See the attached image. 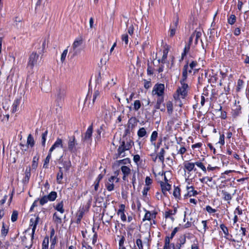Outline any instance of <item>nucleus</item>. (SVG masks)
<instances>
[{
  "label": "nucleus",
  "mask_w": 249,
  "mask_h": 249,
  "mask_svg": "<svg viewBox=\"0 0 249 249\" xmlns=\"http://www.w3.org/2000/svg\"><path fill=\"white\" fill-rule=\"evenodd\" d=\"M189 88V87L188 84H183L178 87L176 92L174 94V99L176 104L180 107H181L183 105V103L181 101V99H185L187 96Z\"/></svg>",
  "instance_id": "f257e3e1"
},
{
  "label": "nucleus",
  "mask_w": 249,
  "mask_h": 249,
  "mask_svg": "<svg viewBox=\"0 0 249 249\" xmlns=\"http://www.w3.org/2000/svg\"><path fill=\"white\" fill-rule=\"evenodd\" d=\"M39 217L38 215L36 216L35 218H32L30 219V226L32 227V235H31V241L28 242L26 241L23 244L25 246V248H27V249H30L33 245V240L34 239V234L35 233V231L36 229V227L37 225L38 224L39 222Z\"/></svg>",
  "instance_id": "f03ea898"
},
{
  "label": "nucleus",
  "mask_w": 249,
  "mask_h": 249,
  "mask_svg": "<svg viewBox=\"0 0 249 249\" xmlns=\"http://www.w3.org/2000/svg\"><path fill=\"white\" fill-rule=\"evenodd\" d=\"M83 41L82 37H78L74 41L70 54H71V57H73L78 54L81 51V46L83 44Z\"/></svg>",
  "instance_id": "7ed1b4c3"
},
{
  "label": "nucleus",
  "mask_w": 249,
  "mask_h": 249,
  "mask_svg": "<svg viewBox=\"0 0 249 249\" xmlns=\"http://www.w3.org/2000/svg\"><path fill=\"white\" fill-rule=\"evenodd\" d=\"M78 143L74 136L69 137L68 141V147L67 150L71 153H75L77 151L76 146Z\"/></svg>",
  "instance_id": "20e7f679"
},
{
  "label": "nucleus",
  "mask_w": 249,
  "mask_h": 249,
  "mask_svg": "<svg viewBox=\"0 0 249 249\" xmlns=\"http://www.w3.org/2000/svg\"><path fill=\"white\" fill-rule=\"evenodd\" d=\"M165 86L163 84H156L153 87L152 93L153 95H157L159 97H163L164 93Z\"/></svg>",
  "instance_id": "39448f33"
},
{
  "label": "nucleus",
  "mask_w": 249,
  "mask_h": 249,
  "mask_svg": "<svg viewBox=\"0 0 249 249\" xmlns=\"http://www.w3.org/2000/svg\"><path fill=\"white\" fill-rule=\"evenodd\" d=\"M38 59L39 54L36 52L32 53L29 57L28 66L33 69L35 65H37Z\"/></svg>",
  "instance_id": "423d86ee"
},
{
  "label": "nucleus",
  "mask_w": 249,
  "mask_h": 249,
  "mask_svg": "<svg viewBox=\"0 0 249 249\" xmlns=\"http://www.w3.org/2000/svg\"><path fill=\"white\" fill-rule=\"evenodd\" d=\"M59 147L63 148L64 152L67 151L66 148L64 146L62 140L59 138H57L56 141L50 148V152H53L55 148Z\"/></svg>",
  "instance_id": "0eeeda50"
},
{
  "label": "nucleus",
  "mask_w": 249,
  "mask_h": 249,
  "mask_svg": "<svg viewBox=\"0 0 249 249\" xmlns=\"http://www.w3.org/2000/svg\"><path fill=\"white\" fill-rule=\"evenodd\" d=\"M183 164L184 171H187L188 174L193 170L195 171L196 170V169L195 168V162H191L188 160H186L183 162Z\"/></svg>",
  "instance_id": "6e6552de"
},
{
  "label": "nucleus",
  "mask_w": 249,
  "mask_h": 249,
  "mask_svg": "<svg viewBox=\"0 0 249 249\" xmlns=\"http://www.w3.org/2000/svg\"><path fill=\"white\" fill-rule=\"evenodd\" d=\"M66 91L64 89L59 88L57 89L56 96V101L58 102H61V101L63 100L65 95Z\"/></svg>",
  "instance_id": "1a4fd4ad"
},
{
  "label": "nucleus",
  "mask_w": 249,
  "mask_h": 249,
  "mask_svg": "<svg viewBox=\"0 0 249 249\" xmlns=\"http://www.w3.org/2000/svg\"><path fill=\"white\" fill-rule=\"evenodd\" d=\"M127 149H125V146L124 145V141L121 142L120 145L119 146L117 150L118 157L123 158L125 156L124 152Z\"/></svg>",
  "instance_id": "9d476101"
},
{
  "label": "nucleus",
  "mask_w": 249,
  "mask_h": 249,
  "mask_svg": "<svg viewBox=\"0 0 249 249\" xmlns=\"http://www.w3.org/2000/svg\"><path fill=\"white\" fill-rule=\"evenodd\" d=\"M93 132L92 124L90 125L87 129L84 137L82 138L84 141H90L91 139V136Z\"/></svg>",
  "instance_id": "9b49d317"
},
{
  "label": "nucleus",
  "mask_w": 249,
  "mask_h": 249,
  "mask_svg": "<svg viewBox=\"0 0 249 249\" xmlns=\"http://www.w3.org/2000/svg\"><path fill=\"white\" fill-rule=\"evenodd\" d=\"M125 205L124 204H121L119 206V209L117 212L118 215H120L121 219L123 222L126 221V217L124 214Z\"/></svg>",
  "instance_id": "f8f14e48"
},
{
  "label": "nucleus",
  "mask_w": 249,
  "mask_h": 249,
  "mask_svg": "<svg viewBox=\"0 0 249 249\" xmlns=\"http://www.w3.org/2000/svg\"><path fill=\"white\" fill-rule=\"evenodd\" d=\"M121 170L123 174L122 178L124 180H125L126 178L130 174L131 170L129 167L125 165L122 166L121 167Z\"/></svg>",
  "instance_id": "ddd939ff"
},
{
  "label": "nucleus",
  "mask_w": 249,
  "mask_h": 249,
  "mask_svg": "<svg viewBox=\"0 0 249 249\" xmlns=\"http://www.w3.org/2000/svg\"><path fill=\"white\" fill-rule=\"evenodd\" d=\"M115 178H116L115 177L111 176L108 178V181L106 183V187L108 191H111L114 190V185L113 181Z\"/></svg>",
  "instance_id": "4468645a"
},
{
  "label": "nucleus",
  "mask_w": 249,
  "mask_h": 249,
  "mask_svg": "<svg viewBox=\"0 0 249 249\" xmlns=\"http://www.w3.org/2000/svg\"><path fill=\"white\" fill-rule=\"evenodd\" d=\"M190 185V184L189 183L188 185L186 186L187 196H196L198 194L197 191L195 190L194 187L193 186Z\"/></svg>",
  "instance_id": "2eb2a0df"
},
{
  "label": "nucleus",
  "mask_w": 249,
  "mask_h": 249,
  "mask_svg": "<svg viewBox=\"0 0 249 249\" xmlns=\"http://www.w3.org/2000/svg\"><path fill=\"white\" fill-rule=\"evenodd\" d=\"M221 194L223 199L225 201H228V203H230L229 201L231 200L232 198V195L224 190L221 191Z\"/></svg>",
  "instance_id": "dca6fc26"
},
{
  "label": "nucleus",
  "mask_w": 249,
  "mask_h": 249,
  "mask_svg": "<svg viewBox=\"0 0 249 249\" xmlns=\"http://www.w3.org/2000/svg\"><path fill=\"white\" fill-rule=\"evenodd\" d=\"M160 186L162 192L164 194H165L167 191H169L171 187V185L166 182H161Z\"/></svg>",
  "instance_id": "f3484780"
},
{
  "label": "nucleus",
  "mask_w": 249,
  "mask_h": 249,
  "mask_svg": "<svg viewBox=\"0 0 249 249\" xmlns=\"http://www.w3.org/2000/svg\"><path fill=\"white\" fill-rule=\"evenodd\" d=\"M25 175V177L23 179V182L24 183H28L30 178L31 177V168L30 166H28L26 168Z\"/></svg>",
  "instance_id": "a211bd4d"
},
{
  "label": "nucleus",
  "mask_w": 249,
  "mask_h": 249,
  "mask_svg": "<svg viewBox=\"0 0 249 249\" xmlns=\"http://www.w3.org/2000/svg\"><path fill=\"white\" fill-rule=\"evenodd\" d=\"M20 101L21 98H17L15 100L12 105V112L13 113H15L18 111V107L20 103Z\"/></svg>",
  "instance_id": "6ab92c4d"
},
{
  "label": "nucleus",
  "mask_w": 249,
  "mask_h": 249,
  "mask_svg": "<svg viewBox=\"0 0 249 249\" xmlns=\"http://www.w3.org/2000/svg\"><path fill=\"white\" fill-rule=\"evenodd\" d=\"M35 144V141L34 140L33 136L31 134H29L28 136L27 140V146L33 147Z\"/></svg>",
  "instance_id": "aec40b11"
},
{
  "label": "nucleus",
  "mask_w": 249,
  "mask_h": 249,
  "mask_svg": "<svg viewBox=\"0 0 249 249\" xmlns=\"http://www.w3.org/2000/svg\"><path fill=\"white\" fill-rule=\"evenodd\" d=\"M163 101V97H159L157 101V103L154 106V109L153 110V113H154L157 109H160L161 104Z\"/></svg>",
  "instance_id": "412c9836"
},
{
  "label": "nucleus",
  "mask_w": 249,
  "mask_h": 249,
  "mask_svg": "<svg viewBox=\"0 0 249 249\" xmlns=\"http://www.w3.org/2000/svg\"><path fill=\"white\" fill-rule=\"evenodd\" d=\"M54 209L59 212L60 213H64V209L63 208V202L61 201L60 202L58 203L57 205L54 207Z\"/></svg>",
  "instance_id": "4be33fe9"
},
{
  "label": "nucleus",
  "mask_w": 249,
  "mask_h": 249,
  "mask_svg": "<svg viewBox=\"0 0 249 249\" xmlns=\"http://www.w3.org/2000/svg\"><path fill=\"white\" fill-rule=\"evenodd\" d=\"M63 173L62 172V167H59V170L57 174L56 180L57 182L59 184L61 183L63 179Z\"/></svg>",
  "instance_id": "5701e85b"
},
{
  "label": "nucleus",
  "mask_w": 249,
  "mask_h": 249,
  "mask_svg": "<svg viewBox=\"0 0 249 249\" xmlns=\"http://www.w3.org/2000/svg\"><path fill=\"white\" fill-rule=\"evenodd\" d=\"M235 108L232 110V115L234 117H236L241 113V107L240 106H236Z\"/></svg>",
  "instance_id": "b1692460"
},
{
  "label": "nucleus",
  "mask_w": 249,
  "mask_h": 249,
  "mask_svg": "<svg viewBox=\"0 0 249 249\" xmlns=\"http://www.w3.org/2000/svg\"><path fill=\"white\" fill-rule=\"evenodd\" d=\"M47 196L50 201H53L57 197V193L55 191H52Z\"/></svg>",
  "instance_id": "393cba45"
},
{
  "label": "nucleus",
  "mask_w": 249,
  "mask_h": 249,
  "mask_svg": "<svg viewBox=\"0 0 249 249\" xmlns=\"http://www.w3.org/2000/svg\"><path fill=\"white\" fill-rule=\"evenodd\" d=\"M100 97V92L98 90H94L93 94L92 104H94L96 100L99 99Z\"/></svg>",
  "instance_id": "a878e982"
},
{
  "label": "nucleus",
  "mask_w": 249,
  "mask_h": 249,
  "mask_svg": "<svg viewBox=\"0 0 249 249\" xmlns=\"http://www.w3.org/2000/svg\"><path fill=\"white\" fill-rule=\"evenodd\" d=\"M48 135V130H45L42 134H41V144L43 147L45 146L46 144V138Z\"/></svg>",
  "instance_id": "bb28decb"
},
{
  "label": "nucleus",
  "mask_w": 249,
  "mask_h": 249,
  "mask_svg": "<svg viewBox=\"0 0 249 249\" xmlns=\"http://www.w3.org/2000/svg\"><path fill=\"white\" fill-rule=\"evenodd\" d=\"M166 107L168 114H171L173 111V103L171 101H168L167 102Z\"/></svg>",
  "instance_id": "cd10ccee"
},
{
  "label": "nucleus",
  "mask_w": 249,
  "mask_h": 249,
  "mask_svg": "<svg viewBox=\"0 0 249 249\" xmlns=\"http://www.w3.org/2000/svg\"><path fill=\"white\" fill-rule=\"evenodd\" d=\"M52 152H50V150L49 151L48 155H47L44 160V163L43 164V168H48V164L50 162V159H51Z\"/></svg>",
  "instance_id": "c85d7f7f"
},
{
  "label": "nucleus",
  "mask_w": 249,
  "mask_h": 249,
  "mask_svg": "<svg viewBox=\"0 0 249 249\" xmlns=\"http://www.w3.org/2000/svg\"><path fill=\"white\" fill-rule=\"evenodd\" d=\"M165 153V151L164 149V148H161L160 150V152H159L158 154V158L160 161L163 163L164 161V154Z\"/></svg>",
  "instance_id": "c756f323"
},
{
  "label": "nucleus",
  "mask_w": 249,
  "mask_h": 249,
  "mask_svg": "<svg viewBox=\"0 0 249 249\" xmlns=\"http://www.w3.org/2000/svg\"><path fill=\"white\" fill-rule=\"evenodd\" d=\"M49 238L48 236H46L42 242V249H48Z\"/></svg>",
  "instance_id": "7c9ffc66"
},
{
  "label": "nucleus",
  "mask_w": 249,
  "mask_h": 249,
  "mask_svg": "<svg viewBox=\"0 0 249 249\" xmlns=\"http://www.w3.org/2000/svg\"><path fill=\"white\" fill-rule=\"evenodd\" d=\"M158 133L156 131H154L152 132L150 137V141L153 144H155V142L156 141L158 138Z\"/></svg>",
  "instance_id": "2f4dec72"
},
{
  "label": "nucleus",
  "mask_w": 249,
  "mask_h": 249,
  "mask_svg": "<svg viewBox=\"0 0 249 249\" xmlns=\"http://www.w3.org/2000/svg\"><path fill=\"white\" fill-rule=\"evenodd\" d=\"M53 220L57 224H60L62 222V219L56 213H54L53 215Z\"/></svg>",
  "instance_id": "473e14b6"
},
{
  "label": "nucleus",
  "mask_w": 249,
  "mask_h": 249,
  "mask_svg": "<svg viewBox=\"0 0 249 249\" xmlns=\"http://www.w3.org/2000/svg\"><path fill=\"white\" fill-rule=\"evenodd\" d=\"M84 213V211L83 210H80L79 211L77 214V219H76V223H79L81 222V220L83 216Z\"/></svg>",
  "instance_id": "72a5a7b5"
},
{
  "label": "nucleus",
  "mask_w": 249,
  "mask_h": 249,
  "mask_svg": "<svg viewBox=\"0 0 249 249\" xmlns=\"http://www.w3.org/2000/svg\"><path fill=\"white\" fill-rule=\"evenodd\" d=\"M194 35V38L195 37V44L196 45L198 43L199 38L201 36V33L200 32L195 31L193 34Z\"/></svg>",
  "instance_id": "f704fd0d"
},
{
  "label": "nucleus",
  "mask_w": 249,
  "mask_h": 249,
  "mask_svg": "<svg viewBox=\"0 0 249 249\" xmlns=\"http://www.w3.org/2000/svg\"><path fill=\"white\" fill-rule=\"evenodd\" d=\"M146 131L144 127H142L138 131L137 135L140 138L144 137L146 134Z\"/></svg>",
  "instance_id": "c9c22d12"
},
{
  "label": "nucleus",
  "mask_w": 249,
  "mask_h": 249,
  "mask_svg": "<svg viewBox=\"0 0 249 249\" xmlns=\"http://www.w3.org/2000/svg\"><path fill=\"white\" fill-rule=\"evenodd\" d=\"M133 106V109L135 111H138L141 108L142 106L140 101L139 100H135L134 102Z\"/></svg>",
  "instance_id": "e433bc0d"
},
{
  "label": "nucleus",
  "mask_w": 249,
  "mask_h": 249,
  "mask_svg": "<svg viewBox=\"0 0 249 249\" xmlns=\"http://www.w3.org/2000/svg\"><path fill=\"white\" fill-rule=\"evenodd\" d=\"M178 20H179V18H178V16L176 15L175 16V17L174 18V19L173 21V23L172 24H171L170 26L173 28L177 29V27H178Z\"/></svg>",
  "instance_id": "4c0bfd02"
},
{
  "label": "nucleus",
  "mask_w": 249,
  "mask_h": 249,
  "mask_svg": "<svg viewBox=\"0 0 249 249\" xmlns=\"http://www.w3.org/2000/svg\"><path fill=\"white\" fill-rule=\"evenodd\" d=\"M222 107L220 105L219 106L218 108L216 109L218 111H221L220 117L223 119H226L227 118V113L225 111H222Z\"/></svg>",
  "instance_id": "58836bf2"
},
{
  "label": "nucleus",
  "mask_w": 249,
  "mask_h": 249,
  "mask_svg": "<svg viewBox=\"0 0 249 249\" xmlns=\"http://www.w3.org/2000/svg\"><path fill=\"white\" fill-rule=\"evenodd\" d=\"M236 20V17L234 15H231L228 18V22L231 25H233Z\"/></svg>",
  "instance_id": "ea45409f"
},
{
  "label": "nucleus",
  "mask_w": 249,
  "mask_h": 249,
  "mask_svg": "<svg viewBox=\"0 0 249 249\" xmlns=\"http://www.w3.org/2000/svg\"><path fill=\"white\" fill-rule=\"evenodd\" d=\"M167 53L168 52L166 50H164L163 52V55L162 56V58L161 59H159L158 62L159 63L161 62L162 64H164L165 63V60L166 59L167 57Z\"/></svg>",
  "instance_id": "a19ab883"
},
{
  "label": "nucleus",
  "mask_w": 249,
  "mask_h": 249,
  "mask_svg": "<svg viewBox=\"0 0 249 249\" xmlns=\"http://www.w3.org/2000/svg\"><path fill=\"white\" fill-rule=\"evenodd\" d=\"M132 144H133V142L131 140H129L126 142L124 141V145L125 146V149L128 150L132 147Z\"/></svg>",
  "instance_id": "79ce46f5"
},
{
  "label": "nucleus",
  "mask_w": 249,
  "mask_h": 249,
  "mask_svg": "<svg viewBox=\"0 0 249 249\" xmlns=\"http://www.w3.org/2000/svg\"><path fill=\"white\" fill-rule=\"evenodd\" d=\"M195 165H196L198 167L202 169V170L206 172L207 169L203 163L200 161H196L195 162Z\"/></svg>",
  "instance_id": "37998d69"
},
{
  "label": "nucleus",
  "mask_w": 249,
  "mask_h": 249,
  "mask_svg": "<svg viewBox=\"0 0 249 249\" xmlns=\"http://www.w3.org/2000/svg\"><path fill=\"white\" fill-rule=\"evenodd\" d=\"M39 158L37 157L36 156H35L33 158V161H32V167L33 169H36L38 165V160Z\"/></svg>",
  "instance_id": "c03bdc74"
},
{
  "label": "nucleus",
  "mask_w": 249,
  "mask_h": 249,
  "mask_svg": "<svg viewBox=\"0 0 249 249\" xmlns=\"http://www.w3.org/2000/svg\"><path fill=\"white\" fill-rule=\"evenodd\" d=\"M220 229L223 231L225 236H228L229 233V231L227 227L223 224H222L220 225Z\"/></svg>",
  "instance_id": "a18cd8bd"
},
{
  "label": "nucleus",
  "mask_w": 249,
  "mask_h": 249,
  "mask_svg": "<svg viewBox=\"0 0 249 249\" xmlns=\"http://www.w3.org/2000/svg\"><path fill=\"white\" fill-rule=\"evenodd\" d=\"M18 213L17 211H14L11 215V221L13 222L16 221L18 219Z\"/></svg>",
  "instance_id": "49530a36"
},
{
  "label": "nucleus",
  "mask_w": 249,
  "mask_h": 249,
  "mask_svg": "<svg viewBox=\"0 0 249 249\" xmlns=\"http://www.w3.org/2000/svg\"><path fill=\"white\" fill-rule=\"evenodd\" d=\"M49 201V200L47 196H44L40 199L39 203L41 205L43 206L45 204L47 203Z\"/></svg>",
  "instance_id": "de8ad7c7"
},
{
  "label": "nucleus",
  "mask_w": 249,
  "mask_h": 249,
  "mask_svg": "<svg viewBox=\"0 0 249 249\" xmlns=\"http://www.w3.org/2000/svg\"><path fill=\"white\" fill-rule=\"evenodd\" d=\"M8 232V227L5 228V224L3 222L2 229L1 231V235L5 236L7 234Z\"/></svg>",
  "instance_id": "09e8293b"
},
{
  "label": "nucleus",
  "mask_w": 249,
  "mask_h": 249,
  "mask_svg": "<svg viewBox=\"0 0 249 249\" xmlns=\"http://www.w3.org/2000/svg\"><path fill=\"white\" fill-rule=\"evenodd\" d=\"M190 46L188 45H186L183 50V52L181 54V57L183 59V57L186 56V54L188 53L190 50Z\"/></svg>",
  "instance_id": "8fccbe9b"
},
{
  "label": "nucleus",
  "mask_w": 249,
  "mask_h": 249,
  "mask_svg": "<svg viewBox=\"0 0 249 249\" xmlns=\"http://www.w3.org/2000/svg\"><path fill=\"white\" fill-rule=\"evenodd\" d=\"M176 210H169L165 213V218L170 217V216L173 214H175L176 213Z\"/></svg>",
  "instance_id": "3c124183"
},
{
  "label": "nucleus",
  "mask_w": 249,
  "mask_h": 249,
  "mask_svg": "<svg viewBox=\"0 0 249 249\" xmlns=\"http://www.w3.org/2000/svg\"><path fill=\"white\" fill-rule=\"evenodd\" d=\"M201 183H207L208 181L211 182L212 180V178L209 177H205L199 179Z\"/></svg>",
  "instance_id": "603ef678"
},
{
  "label": "nucleus",
  "mask_w": 249,
  "mask_h": 249,
  "mask_svg": "<svg viewBox=\"0 0 249 249\" xmlns=\"http://www.w3.org/2000/svg\"><path fill=\"white\" fill-rule=\"evenodd\" d=\"M151 213L149 211H146L144 216L143 218V221L148 220L150 221L151 219Z\"/></svg>",
  "instance_id": "864d4df0"
},
{
  "label": "nucleus",
  "mask_w": 249,
  "mask_h": 249,
  "mask_svg": "<svg viewBox=\"0 0 249 249\" xmlns=\"http://www.w3.org/2000/svg\"><path fill=\"white\" fill-rule=\"evenodd\" d=\"M119 164H130L131 162L129 158H126L122 160L117 161Z\"/></svg>",
  "instance_id": "5fc2aeb1"
},
{
  "label": "nucleus",
  "mask_w": 249,
  "mask_h": 249,
  "mask_svg": "<svg viewBox=\"0 0 249 249\" xmlns=\"http://www.w3.org/2000/svg\"><path fill=\"white\" fill-rule=\"evenodd\" d=\"M243 83H244V82L242 80L240 79L238 80L237 86V88H236V90L237 91H239L240 90V89H241V88L243 86Z\"/></svg>",
  "instance_id": "6e6d98bb"
},
{
  "label": "nucleus",
  "mask_w": 249,
  "mask_h": 249,
  "mask_svg": "<svg viewBox=\"0 0 249 249\" xmlns=\"http://www.w3.org/2000/svg\"><path fill=\"white\" fill-rule=\"evenodd\" d=\"M173 195L176 198H178L180 196V189L179 188H175L173 192Z\"/></svg>",
  "instance_id": "4d7b16f0"
},
{
  "label": "nucleus",
  "mask_w": 249,
  "mask_h": 249,
  "mask_svg": "<svg viewBox=\"0 0 249 249\" xmlns=\"http://www.w3.org/2000/svg\"><path fill=\"white\" fill-rule=\"evenodd\" d=\"M122 40L124 41L125 45H127L128 43V36L126 34H123L122 36Z\"/></svg>",
  "instance_id": "13d9d810"
},
{
  "label": "nucleus",
  "mask_w": 249,
  "mask_h": 249,
  "mask_svg": "<svg viewBox=\"0 0 249 249\" xmlns=\"http://www.w3.org/2000/svg\"><path fill=\"white\" fill-rule=\"evenodd\" d=\"M188 69L189 66L188 65V64L184 65L182 71V75L183 76V77L187 76Z\"/></svg>",
  "instance_id": "bf43d9fd"
},
{
  "label": "nucleus",
  "mask_w": 249,
  "mask_h": 249,
  "mask_svg": "<svg viewBox=\"0 0 249 249\" xmlns=\"http://www.w3.org/2000/svg\"><path fill=\"white\" fill-rule=\"evenodd\" d=\"M136 243L139 249H143V245L141 239H137Z\"/></svg>",
  "instance_id": "052dcab7"
},
{
  "label": "nucleus",
  "mask_w": 249,
  "mask_h": 249,
  "mask_svg": "<svg viewBox=\"0 0 249 249\" xmlns=\"http://www.w3.org/2000/svg\"><path fill=\"white\" fill-rule=\"evenodd\" d=\"M205 209L207 212L209 213H214L216 211L215 209L212 208L209 205L207 206Z\"/></svg>",
  "instance_id": "680f3d73"
},
{
  "label": "nucleus",
  "mask_w": 249,
  "mask_h": 249,
  "mask_svg": "<svg viewBox=\"0 0 249 249\" xmlns=\"http://www.w3.org/2000/svg\"><path fill=\"white\" fill-rule=\"evenodd\" d=\"M68 49H65V50H64V51L63 52L62 54H61V61L63 62L64 61V60H65V58H66V55L67 54V53H68Z\"/></svg>",
  "instance_id": "e2e57ef3"
},
{
  "label": "nucleus",
  "mask_w": 249,
  "mask_h": 249,
  "mask_svg": "<svg viewBox=\"0 0 249 249\" xmlns=\"http://www.w3.org/2000/svg\"><path fill=\"white\" fill-rule=\"evenodd\" d=\"M225 136L224 134H221L220 135L219 137V143H220L222 145H224L225 144Z\"/></svg>",
  "instance_id": "0e129e2a"
},
{
  "label": "nucleus",
  "mask_w": 249,
  "mask_h": 249,
  "mask_svg": "<svg viewBox=\"0 0 249 249\" xmlns=\"http://www.w3.org/2000/svg\"><path fill=\"white\" fill-rule=\"evenodd\" d=\"M176 29L170 26L169 30L170 36L173 37L175 35Z\"/></svg>",
  "instance_id": "69168bd1"
},
{
  "label": "nucleus",
  "mask_w": 249,
  "mask_h": 249,
  "mask_svg": "<svg viewBox=\"0 0 249 249\" xmlns=\"http://www.w3.org/2000/svg\"><path fill=\"white\" fill-rule=\"evenodd\" d=\"M144 87L146 89H148L151 86V83L150 81H148L145 80H144Z\"/></svg>",
  "instance_id": "338daca9"
},
{
  "label": "nucleus",
  "mask_w": 249,
  "mask_h": 249,
  "mask_svg": "<svg viewBox=\"0 0 249 249\" xmlns=\"http://www.w3.org/2000/svg\"><path fill=\"white\" fill-rule=\"evenodd\" d=\"M71 166V163L70 161H65L64 163V167L67 170H69L70 167Z\"/></svg>",
  "instance_id": "774afa93"
}]
</instances>
